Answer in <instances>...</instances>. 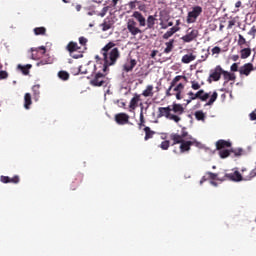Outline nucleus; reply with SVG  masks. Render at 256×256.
<instances>
[{
  "mask_svg": "<svg viewBox=\"0 0 256 256\" xmlns=\"http://www.w3.org/2000/svg\"><path fill=\"white\" fill-rule=\"evenodd\" d=\"M160 26L161 29H168L173 26V22L169 21V16L161 14L160 16Z\"/></svg>",
  "mask_w": 256,
  "mask_h": 256,
  "instance_id": "nucleus-16",
  "label": "nucleus"
},
{
  "mask_svg": "<svg viewBox=\"0 0 256 256\" xmlns=\"http://www.w3.org/2000/svg\"><path fill=\"white\" fill-rule=\"evenodd\" d=\"M235 7H236V8L241 7V1L236 2Z\"/></svg>",
  "mask_w": 256,
  "mask_h": 256,
  "instance_id": "nucleus-62",
  "label": "nucleus"
},
{
  "mask_svg": "<svg viewBox=\"0 0 256 256\" xmlns=\"http://www.w3.org/2000/svg\"><path fill=\"white\" fill-rule=\"evenodd\" d=\"M32 104V98L30 93L24 94V109L29 110Z\"/></svg>",
  "mask_w": 256,
  "mask_h": 256,
  "instance_id": "nucleus-30",
  "label": "nucleus"
},
{
  "mask_svg": "<svg viewBox=\"0 0 256 256\" xmlns=\"http://www.w3.org/2000/svg\"><path fill=\"white\" fill-rule=\"evenodd\" d=\"M113 24H114V21L112 18H105V20H103V23L101 24L102 31L106 32L109 29H112Z\"/></svg>",
  "mask_w": 256,
  "mask_h": 256,
  "instance_id": "nucleus-24",
  "label": "nucleus"
},
{
  "mask_svg": "<svg viewBox=\"0 0 256 256\" xmlns=\"http://www.w3.org/2000/svg\"><path fill=\"white\" fill-rule=\"evenodd\" d=\"M188 98L190 100H201V102H206V106H212L216 100L217 97H219V94L217 92H213V94L211 95V92H205L204 89L198 90V92L194 93L192 91L187 93ZM209 99V101H208Z\"/></svg>",
  "mask_w": 256,
  "mask_h": 256,
  "instance_id": "nucleus-2",
  "label": "nucleus"
},
{
  "mask_svg": "<svg viewBox=\"0 0 256 256\" xmlns=\"http://www.w3.org/2000/svg\"><path fill=\"white\" fill-rule=\"evenodd\" d=\"M230 151H231V153H234L235 157H240L243 155L242 148L231 149Z\"/></svg>",
  "mask_w": 256,
  "mask_h": 256,
  "instance_id": "nucleus-47",
  "label": "nucleus"
},
{
  "mask_svg": "<svg viewBox=\"0 0 256 256\" xmlns=\"http://www.w3.org/2000/svg\"><path fill=\"white\" fill-rule=\"evenodd\" d=\"M79 71L81 75H87L89 73H94L95 64L88 62L86 65L79 66Z\"/></svg>",
  "mask_w": 256,
  "mask_h": 256,
  "instance_id": "nucleus-10",
  "label": "nucleus"
},
{
  "mask_svg": "<svg viewBox=\"0 0 256 256\" xmlns=\"http://www.w3.org/2000/svg\"><path fill=\"white\" fill-rule=\"evenodd\" d=\"M35 36H45L47 34V28L45 27H36L34 28Z\"/></svg>",
  "mask_w": 256,
  "mask_h": 256,
  "instance_id": "nucleus-37",
  "label": "nucleus"
},
{
  "mask_svg": "<svg viewBox=\"0 0 256 256\" xmlns=\"http://www.w3.org/2000/svg\"><path fill=\"white\" fill-rule=\"evenodd\" d=\"M47 53V49L45 46H40L38 48H31V59L34 61H38Z\"/></svg>",
  "mask_w": 256,
  "mask_h": 256,
  "instance_id": "nucleus-7",
  "label": "nucleus"
},
{
  "mask_svg": "<svg viewBox=\"0 0 256 256\" xmlns=\"http://www.w3.org/2000/svg\"><path fill=\"white\" fill-rule=\"evenodd\" d=\"M252 54V50L250 48H243L240 50V58L247 59Z\"/></svg>",
  "mask_w": 256,
  "mask_h": 256,
  "instance_id": "nucleus-36",
  "label": "nucleus"
},
{
  "mask_svg": "<svg viewBox=\"0 0 256 256\" xmlns=\"http://www.w3.org/2000/svg\"><path fill=\"white\" fill-rule=\"evenodd\" d=\"M1 183L8 184H18L20 183V177L18 176H13V178H10L9 176H1Z\"/></svg>",
  "mask_w": 256,
  "mask_h": 256,
  "instance_id": "nucleus-20",
  "label": "nucleus"
},
{
  "mask_svg": "<svg viewBox=\"0 0 256 256\" xmlns=\"http://www.w3.org/2000/svg\"><path fill=\"white\" fill-rule=\"evenodd\" d=\"M70 69V74L76 76V75H79L80 73V68L77 64H73L69 67Z\"/></svg>",
  "mask_w": 256,
  "mask_h": 256,
  "instance_id": "nucleus-40",
  "label": "nucleus"
},
{
  "mask_svg": "<svg viewBox=\"0 0 256 256\" xmlns=\"http://www.w3.org/2000/svg\"><path fill=\"white\" fill-rule=\"evenodd\" d=\"M173 43H175V41L173 39L169 40V42L165 43L166 48L164 49V53L168 54V53L172 52V50H173Z\"/></svg>",
  "mask_w": 256,
  "mask_h": 256,
  "instance_id": "nucleus-39",
  "label": "nucleus"
},
{
  "mask_svg": "<svg viewBox=\"0 0 256 256\" xmlns=\"http://www.w3.org/2000/svg\"><path fill=\"white\" fill-rule=\"evenodd\" d=\"M9 77L7 71H0V80H6Z\"/></svg>",
  "mask_w": 256,
  "mask_h": 256,
  "instance_id": "nucleus-50",
  "label": "nucleus"
},
{
  "mask_svg": "<svg viewBox=\"0 0 256 256\" xmlns=\"http://www.w3.org/2000/svg\"><path fill=\"white\" fill-rule=\"evenodd\" d=\"M157 19L154 16L147 17L146 25L147 29H154V25L156 24Z\"/></svg>",
  "mask_w": 256,
  "mask_h": 256,
  "instance_id": "nucleus-34",
  "label": "nucleus"
},
{
  "mask_svg": "<svg viewBox=\"0 0 256 256\" xmlns=\"http://www.w3.org/2000/svg\"><path fill=\"white\" fill-rule=\"evenodd\" d=\"M68 79H69V74L68 72H65V81H68Z\"/></svg>",
  "mask_w": 256,
  "mask_h": 256,
  "instance_id": "nucleus-64",
  "label": "nucleus"
},
{
  "mask_svg": "<svg viewBox=\"0 0 256 256\" xmlns=\"http://www.w3.org/2000/svg\"><path fill=\"white\" fill-rule=\"evenodd\" d=\"M90 84L94 87L106 86L105 75L101 72H96L94 78L90 81Z\"/></svg>",
  "mask_w": 256,
  "mask_h": 256,
  "instance_id": "nucleus-6",
  "label": "nucleus"
},
{
  "mask_svg": "<svg viewBox=\"0 0 256 256\" xmlns=\"http://www.w3.org/2000/svg\"><path fill=\"white\" fill-rule=\"evenodd\" d=\"M139 102H141V94H134V97H132L131 101L129 102V109H137Z\"/></svg>",
  "mask_w": 256,
  "mask_h": 256,
  "instance_id": "nucleus-19",
  "label": "nucleus"
},
{
  "mask_svg": "<svg viewBox=\"0 0 256 256\" xmlns=\"http://www.w3.org/2000/svg\"><path fill=\"white\" fill-rule=\"evenodd\" d=\"M31 68H32L31 64H27L25 66H22L21 64H18V66H16V69L21 71V73H23L24 76L29 75V69H31Z\"/></svg>",
  "mask_w": 256,
  "mask_h": 256,
  "instance_id": "nucleus-28",
  "label": "nucleus"
},
{
  "mask_svg": "<svg viewBox=\"0 0 256 256\" xmlns=\"http://www.w3.org/2000/svg\"><path fill=\"white\" fill-rule=\"evenodd\" d=\"M224 71L225 70L218 65L216 68H214V70H211L209 78H212L214 82H217L220 80L221 75H223Z\"/></svg>",
  "mask_w": 256,
  "mask_h": 256,
  "instance_id": "nucleus-12",
  "label": "nucleus"
},
{
  "mask_svg": "<svg viewBox=\"0 0 256 256\" xmlns=\"http://www.w3.org/2000/svg\"><path fill=\"white\" fill-rule=\"evenodd\" d=\"M224 179L229 180V181H235V182H240V181H244V178H242L241 173H239V171H235L234 173H227L224 176Z\"/></svg>",
  "mask_w": 256,
  "mask_h": 256,
  "instance_id": "nucleus-15",
  "label": "nucleus"
},
{
  "mask_svg": "<svg viewBox=\"0 0 256 256\" xmlns=\"http://www.w3.org/2000/svg\"><path fill=\"white\" fill-rule=\"evenodd\" d=\"M231 145L232 143L230 141H227V140H218L216 142V149L218 151H221L223 149H226V148H231Z\"/></svg>",
  "mask_w": 256,
  "mask_h": 256,
  "instance_id": "nucleus-21",
  "label": "nucleus"
},
{
  "mask_svg": "<svg viewBox=\"0 0 256 256\" xmlns=\"http://www.w3.org/2000/svg\"><path fill=\"white\" fill-rule=\"evenodd\" d=\"M172 90L173 92H175V93H171L172 96L175 95L177 100H182L183 99L182 93L183 91H185V84L180 83L178 85H175L173 86Z\"/></svg>",
  "mask_w": 256,
  "mask_h": 256,
  "instance_id": "nucleus-11",
  "label": "nucleus"
},
{
  "mask_svg": "<svg viewBox=\"0 0 256 256\" xmlns=\"http://www.w3.org/2000/svg\"><path fill=\"white\" fill-rule=\"evenodd\" d=\"M132 17L136 19L139 23V27H145L146 26V18L142 15L141 12L135 11L132 14Z\"/></svg>",
  "mask_w": 256,
  "mask_h": 256,
  "instance_id": "nucleus-17",
  "label": "nucleus"
},
{
  "mask_svg": "<svg viewBox=\"0 0 256 256\" xmlns=\"http://www.w3.org/2000/svg\"><path fill=\"white\" fill-rule=\"evenodd\" d=\"M182 79L184 81H187L186 76H177V77L172 79V81L170 82V86H169L168 90H166V97H171L172 96L171 91H172L173 87H175L178 84V82Z\"/></svg>",
  "mask_w": 256,
  "mask_h": 256,
  "instance_id": "nucleus-13",
  "label": "nucleus"
},
{
  "mask_svg": "<svg viewBox=\"0 0 256 256\" xmlns=\"http://www.w3.org/2000/svg\"><path fill=\"white\" fill-rule=\"evenodd\" d=\"M179 31L178 27H172L169 29L168 32H165L164 36H162V38L164 40H168L170 37H172V35H174L175 33H177Z\"/></svg>",
  "mask_w": 256,
  "mask_h": 256,
  "instance_id": "nucleus-32",
  "label": "nucleus"
},
{
  "mask_svg": "<svg viewBox=\"0 0 256 256\" xmlns=\"http://www.w3.org/2000/svg\"><path fill=\"white\" fill-rule=\"evenodd\" d=\"M79 43L81 46H86L87 45V39L85 37H80L79 38Z\"/></svg>",
  "mask_w": 256,
  "mask_h": 256,
  "instance_id": "nucleus-52",
  "label": "nucleus"
},
{
  "mask_svg": "<svg viewBox=\"0 0 256 256\" xmlns=\"http://www.w3.org/2000/svg\"><path fill=\"white\" fill-rule=\"evenodd\" d=\"M191 89L194 91H199L201 89V84L197 81H191Z\"/></svg>",
  "mask_w": 256,
  "mask_h": 256,
  "instance_id": "nucleus-48",
  "label": "nucleus"
},
{
  "mask_svg": "<svg viewBox=\"0 0 256 256\" xmlns=\"http://www.w3.org/2000/svg\"><path fill=\"white\" fill-rule=\"evenodd\" d=\"M253 71V64L247 63L244 64L243 67H240L239 73L240 75L249 76V74Z\"/></svg>",
  "mask_w": 256,
  "mask_h": 256,
  "instance_id": "nucleus-22",
  "label": "nucleus"
},
{
  "mask_svg": "<svg viewBox=\"0 0 256 256\" xmlns=\"http://www.w3.org/2000/svg\"><path fill=\"white\" fill-rule=\"evenodd\" d=\"M115 46V43L109 42L101 49L103 56V73L109 71V67L114 66L121 57L119 48H115Z\"/></svg>",
  "mask_w": 256,
  "mask_h": 256,
  "instance_id": "nucleus-1",
  "label": "nucleus"
},
{
  "mask_svg": "<svg viewBox=\"0 0 256 256\" xmlns=\"http://www.w3.org/2000/svg\"><path fill=\"white\" fill-rule=\"evenodd\" d=\"M170 145L171 143L169 142V140H164L161 142L160 148L162 149V151H167Z\"/></svg>",
  "mask_w": 256,
  "mask_h": 256,
  "instance_id": "nucleus-42",
  "label": "nucleus"
},
{
  "mask_svg": "<svg viewBox=\"0 0 256 256\" xmlns=\"http://www.w3.org/2000/svg\"><path fill=\"white\" fill-rule=\"evenodd\" d=\"M235 23H237V21H235L234 19L228 21V27L227 29L230 30L235 26Z\"/></svg>",
  "mask_w": 256,
  "mask_h": 256,
  "instance_id": "nucleus-51",
  "label": "nucleus"
},
{
  "mask_svg": "<svg viewBox=\"0 0 256 256\" xmlns=\"http://www.w3.org/2000/svg\"><path fill=\"white\" fill-rule=\"evenodd\" d=\"M202 14L201 6H194L191 8L190 12L187 14V23L192 24L197 21V18Z\"/></svg>",
  "mask_w": 256,
  "mask_h": 256,
  "instance_id": "nucleus-4",
  "label": "nucleus"
},
{
  "mask_svg": "<svg viewBox=\"0 0 256 256\" xmlns=\"http://www.w3.org/2000/svg\"><path fill=\"white\" fill-rule=\"evenodd\" d=\"M144 133H145V136H144V141H147V140H150L153 138V135H154V131H152L150 129V127H144Z\"/></svg>",
  "mask_w": 256,
  "mask_h": 256,
  "instance_id": "nucleus-35",
  "label": "nucleus"
},
{
  "mask_svg": "<svg viewBox=\"0 0 256 256\" xmlns=\"http://www.w3.org/2000/svg\"><path fill=\"white\" fill-rule=\"evenodd\" d=\"M137 66V60L135 59H129L127 62H125L124 65H122V70L125 73H131L132 70Z\"/></svg>",
  "mask_w": 256,
  "mask_h": 256,
  "instance_id": "nucleus-14",
  "label": "nucleus"
},
{
  "mask_svg": "<svg viewBox=\"0 0 256 256\" xmlns=\"http://www.w3.org/2000/svg\"><path fill=\"white\" fill-rule=\"evenodd\" d=\"M57 76L59 77V79H62L63 81H65V71H59Z\"/></svg>",
  "mask_w": 256,
  "mask_h": 256,
  "instance_id": "nucleus-54",
  "label": "nucleus"
},
{
  "mask_svg": "<svg viewBox=\"0 0 256 256\" xmlns=\"http://www.w3.org/2000/svg\"><path fill=\"white\" fill-rule=\"evenodd\" d=\"M138 126H139V129H142V127H145V116H143V110H140V122Z\"/></svg>",
  "mask_w": 256,
  "mask_h": 256,
  "instance_id": "nucleus-45",
  "label": "nucleus"
},
{
  "mask_svg": "<svg viewBox=\"0 0 256 256\" xmlns=\"http://www.w3.org/2000/svg\"><path fill=\"white\" fill-rule=\"evenodd\" d=\"M198 37V30L188 28L187 34L181 37L184 43H191Z\"/></svg>",
  "mask_w": 256,
  "mask_h": 256,
  "instance_id": "nucleus-8",
  "label": "nucleus"
},
{
  "mask_svg": "<svg viewBox=\"0 0 256 256\" xmlns=\"http://www.w3.org/2000/svg\"><path fill=\"white\" fill-rule=\"evenodd\" d=\"M206 181H208V179L206 178V176H203L201 181H199V184L203 185Z\"/></svg>",
  "mask_w": 256,
  "mask_h": 256,
  "instance_id": "nucleus-60",
  "label": "nucleus"
},
{
  "mask_svg": "<svg viewBox=\"0 0 256 256\" xmlns=\"http://www.w3.org/2000/svg\"><path fill=\"white\" fill-rule=\"evenodd\" d=\"M238 37H239L238 45H239L240 48H243V45H246L247 41L241 34H239Z\"/></svg>",
  "mask_w": 256,
  "mask_h": 256,
  "instance_id": "nucleus-49",
  "label": "nucleus"
},
{
  "mask_svg": "<svg viewBox=\"0 0 256 256\" xmlns=\"http://www.w3.org/2000/svg\"><path fill=\"white\" fill-rule=\"evenodd\" d=\"M206 175H207L206 179H208V180H212V181L216 180V181H221V182L226 181V178H221V179L217 178L219 176V174H217V173L207 172Z\"/></svg>",
  "mask_w": 256,
  "mask_h": 256,
  "instance_id": "nucleus-31",
  "label": "nucleus"
},
{
  "mask_svg": "<svg viewBox=\"0 0 256 256\" xmlns=\"http://www.w3.org/2000/svg\"><path fill=\"white\" fill-rule=\"evenodd\" d=\"M32 92H34V97L38 98L40 95V85L37 84V85L32 86Z\"/></svg>",
  "mask_w": 256,
  "mask_h": 256,
  "instance_id": "nucleus-43",
  "label": "nucleus"
},
{
  "mask_svg": "<svg viewBox=\"0 0 256 256\" xmlns=\"http://www.w3.org/2000/svg\"><path fill=\"white\" fill-rule=\"evenodd\" d=\"M179 136L186 139L187 137H189V133L186 131H183V132H181V135H179Z\"/></svg>",
  "mask_w": 256,
  "mask_h": 256,
  "instance_id": "nucleus-57",
  "label": "nucleus"
},
{
  "mask_svg": "<svg viewBox=\"0 0 256 256\" xmlns=\"http://www.w3.org/2000/svg\"><path fill=\"white\" fill-rule=\"evenodd\" d=\"M109 10V6H106L105 8H103L101 16L104 17V15L108 12Z\"/></svg>",
  "mask_w": 256,
  "mask_h": 256,
  "instance_id": "nucleus-58",
  "label": "nucleus"
},
{
  "mask_svg": "<svg viewBox=\"0 0 256 256\" xmlns=\"http://www.w3.org/2000/svg\"><path fill=\"white\" fill-rule=\"evenodd\" d=\"M238 59H239V56H238V55H235V56H233V58H232V60H234V61H238Z\"/></svg>",
  "mask_w": 256,
  "mask_h": 256,
  "instance_id": "nucleus-63",
  "label": "nucleus"
},
{
  "mask_svg": "<svg viewBox=\"0 0 256 256\" xmlns=\"http://www.w3.org/2000/svg\"><path fill=\"white\" fill-rule=\"evenodd\" d=\"M195 119L198 121H205V113L202 110H198L194 113Z\"/></svg>",
  "mask_w": 256,
  "mask_h": 256,
  "instance_id": "nucleus-38",
  "label": "nucleus"
},
{
  "mask_svg": "<svg viewBox=\"0 0 256 256\" xmlns=\"http://www.w3.org/2000/svg\"><path fill=\"white\" fill-rule=\"evenodd\" d=\"M222 76L224 77V80H225L224 84H227L228 81H235V74L234 73L224 71V72H222Z\"/></svg>",
  "mask_w": 256,
  "mask_h": 256,
  "instance_id": "nucleus-29",
  "label": "nucleus"
},
{
  "mask_svg": "<svg viewBox=\"0 0 256 256\" xmlns=\"http://www.w3.org/2000/svg\"><path fill=\"white\" fill-rule=\"evenodd\" d=\"M66 49H68L73 59H81L83 57V51H80L82 48L78 46V43L70 42Z\"/></svg>",
  "mask_w": 256,
  "mask_h": 256,
  "instance_id": "nucleus-3",
  "label": "nucleus"
},
{
  "mask_svg": "<svg viewBox=\"0 0 256 256\" xmlns=\"http://www.w3.org/2000/svg\"><path fill=\"white\" fill-rule=\"evenodd\" d=\"M157 53H159V51H157V50H154L153 52H151V54H150L151 58L156 57Z\"/></svg>",
  "mask_w": 256,
  "mask_h": 256,
  "instance_id": "nucleus-61",
  "label": "nucleus"
},
{
  "mask_svg": "<svg viewBox=\"0 0 256 256\" xmlns=\"http://www.w3.org/2000/svg\"><path fill=\"white\" fill-rule=\"evenodd\" d=\"M40 64H42V65L51 64V60H50V59H48V60H42V61L40 62Z\"/></svg>",
  "mask_w": 256,
  "mask_h": 256,
  "instance_id": "nucleus-59",
  "label": "nucleus"
},
{
  "mask_svg": "<svg viewBox=\"0 0 256 256\" xmlns=\"http://www.w3.org/2000/svg\"><path fill=\"white\" fill-rule=\"evenodd\" d=\"M250 120L256 121V111L250 113Z\"/></svg>",
  "mask_w": 256,
  "mask_h": 256,
  "instance_id": "nucleus-56",
  "label": "nucleus"
},
{
  "mask_svg": "<svg viewBox=\"0 0 256 256\" xmlns=\"http://www.w3.org/2000/svg\"><path fill=\"white\" fill-rule=\"evenodd\" d=\"M129 120L130 116H128L127 113H117L116 116H114V121L121 126L128 124Z\"/></svg>",
  "mask_w": 256,
  "mask_h": 256,
  "instance_id": "nucleus-9",
  "label": "nucleus"
},
{
  "mask_svg": "<svg viewBox=\"0 0 256 256\" xmlns=\"http://www.w3.org/2000/svg\"><path fill=\"white\" fill-rule=\"evenodd\" d=\"M212 53H213V55L220 54L221 53L220 47L216 46V47L212 48Z\"/></svg>",
  "mask_w": 256,
  "mask_h": 256,
  "instance_id": "nucleus-53",
  "label": "nucleus"
},
{
  "mask_svg": "<svg viewBox=\"0 0 256 256\" xmlns=\"http://www.w3.org/2000/svg\"><path fill=\"white\" fill-rule=\"evenodd\" d=\"M194 141L187 140L186 142H181L180 144V153H185L187 151H190L191 146L194 145Z\"/></svg>",
  "mask_w": 256,
  "mask_h": 256,
  "instance_id": "nucleus-23",
  "label": "nucleus"
},
{
  "mask_svg": "<svg viewBox=\"0 0 256 256\" xmlns=\"http://www.w3.org/2000/svg\"><path fill=\"white\" fill-rule=\"evenodd\" d=\"M158 112L160 113L161 117H169L172 116L173 114L171 113V107H160L158 108Z\"/></svg>",
  "mask_w": 256,
  "mask_h": 256,
  "instance_id": "nucleus-27",
  "label": "nucleus"
},
{
  "mask_svg": "<svg viewBox=\"0 0 256 256\" xmlns=\"http://www.w3.org/2000/svg\"><path fill=\"white\" fill-rule=\"evenodd\" d=\"M127 30L129 34H131L133 37L142 34V30L139 29L137 21H135L133 18H129L127 21Z\"/></svg>",
  "mask_w": 256,
  "mask_h": 256,
  "instance_id": "nucleus-5",
  "label": "nucleus"
},
{
  "mask_svg": "<svg viewBox=\"0 0 256 256\" xmlns=\"http://www.w3.org/2000/svg\"><path fill=\"white\" fill-rule=\"evenodd\" d=\"M231 151L227 149H221L220 152L218 153L220 155L221 159H226L227 157L230 156Z\"/></svg>",
  "mask_w": 256,
  "mask_h": 256,
  "instance_id": "nucleus-41",
  "label": "nucleus"
},
{
  "mask_svg": "<svg viewBox=\"0 0 256 256\" xmlns=\"http://www.w3.org/2000/svg\"><path fill=\"white\" fill-rule=\"evenodd\" d=\"M195 59H197V56H195L193 53L186 54L181 57V63L190 64L192 61H195Z\"/></svg>",
  "mask_w": 256,
  "mask_h": 256,
  "instance_id": "nucleus-26",
  "label": "nucleus"
},
{
  "mask_svg": "<svg viewBox=\"0 0 256 256\" xmlns=\"http://www.w3.org/2000/svg\"><path fill=\"white\" fill-rule=\"evenodd\" d=\"M153 89H154V87L152 85L146 86V89H144V91L142 92V96L143 97H153V95H154Z\"/></svg>",
  "mask_w": 256,
  "mask_h": 256,
  "instance_id": "nucleus-33",
  "label": "nucleus"
},
{
  "mask_svg": "<svg viewBox=\"0 0 256 256\" xmlns=\"http://www.w3.org/2000/svg\"><path fill=\"white\" fill-rule=\"evenodd\" d=\"M170 110L173 111V113H175L176 115H182L183 113H185V108L183 107L182 104L173 103L172 108H170Z\"/></svg>",
  "mask_w": 256,
  "mask_h": 256,
  "instance_id": "nucleus-25",
  "label": "nucleus"
},
{
  "mask_svg": "<svg viewBox=\"0 0 256 256\" xmlns=\"http://www.w3.org/2000/svg\"><path fill=\"white\" fill-rule=\"evenodd\" d=\"M166 119L170 120V121H175V123H179L181 121L180 116L177 114H172L171 116L166 117Z\"/></svg>",
  "mask_w": 256,
  "mask_h": 256,
  "instance_id": "nucleus-46",
  "label": "nucleus"
},
{
  "mask_svg": "<svg viewBox=\"0 0 256 256\" xmlns=\"http://www.w3.org/2000/svg\"><path fill=\"white\" fill-rule=\"evenodd\" d=\"M255 177H256V169L251 170L250 174H248V176L244 177V181H252V179Z\"/></svg>",
  "mask_w": 256,
  "mask_h": 256,
  "instance_id": "nucleus-44",
  "label": "nucleus"
},
{
  "mask_svg": "<svg viewBox=\"0 0 256 256\" xmlns=\"http://www.w3.org/2000/svg\"><path fill=\"white\" fill-rule=\"evenodd\" d=\"M169 138H170V140L173 141L172 146H173V145L180 144V143H185V142H187V140H185V138L182 137V136H180L178 133H172V134H170Z\"/></svg>",
  "mask_w": 256,
  "mask_h": 256,
  "instance_id": "nucleus-18",
  "label": "nucleus"
},
{
  "mask_svg": "<svg viewBox=\"0 0 256 256\" xmlns=\"http://www.w3.org/2000/svg\"><path fill=\"white\" fill-rule=\"evenodd\" d=\"M231 71L232 72H237L238 71V64L237 63L232 64Z\"/></svg>",
  "mask_w": 256,
  "mask_h": 256,
  "instance_id": "nucleus-55",
  "label": "nucleus"
}]
</instances>
